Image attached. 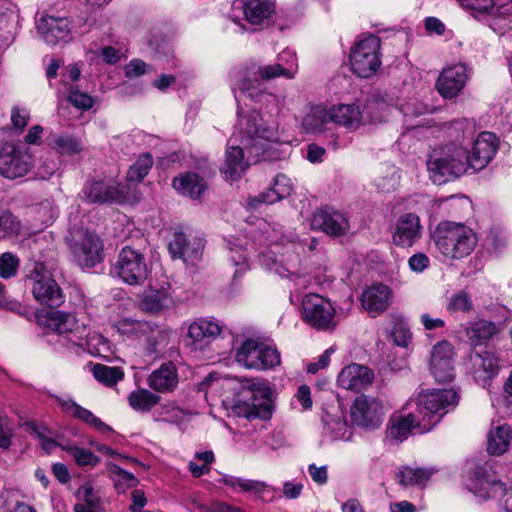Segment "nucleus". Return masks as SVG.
Here are the masks:
<instances>
[{
    "mask_svg": "<svg viewBox=\"0 0 512 512\" xmlns=\"http://www.w3.org/2000/svg\"><path fill=\"white\" fill-rule=\"evenodd\" d=\"M237 124L225 154L221 172L227 179L241 177L249 161L265 159V153L271 143L279 140L278 126L263 121L261 114L253 109L244 111L238 108Z\"/></svg>",
    "mask_w": 512,
    "mask_h": 512,
    "instance_id": "nucleus-1",
    "label": "nucleus"
},
{
    "mask_svg": "<svg viewBox=\"0 0 512 512\" xmlns=\"http://www.w3.org/2000/svg\"><path fill=\"white\" fill-rule=\"evenodd\" d=\"M497 151V138L491 132H482L473 143L472 153L456 144L434 149L427 160L430 179L444 184L472 170L485 168Z\"/></svg>",
    "mask_w": 512,
    "mask_h": 512,
    "instance_id": "nucleus-2",
    "label": "nucleus"
},
{
    "mask_svg": "<svg viewBox=\"0 0 512 512\" xmlns=\"http://www.w3.org/2000/svg\"><path fill=\"white\" fill-rule=\"evenodd\" d=\"M459 401L454 389H433L421 392L408 402L414 411L406 415L393 416L387 428V436L396 441H404L414 431H430Z\"/></svg>",
    "mask_w": 512,
    "mask_h": 512,
    "instance_id": "nucleus-3",
    "label": "nucleus"
},
{
    "mask_svg": "<svg viewBox=\"0 0 512 512\" xmlns=\"http://www.w3.org/2000/svg\"><path fill=\"white\" fill-rule=\"evenodd\" d=\"M317 245L318 241L315 238L301 239L290 232L274 244V250L262 251L258 255V260L267 270L281 277H298L301 255L306 252V249L314 251Z\"/></svg>",
    "mask_w": 512,
    "mask_h": 512,
    "instance_id": "nucleus-4",
    "label": "nucleus"
},
{
    "mask_svg": "<svg viewBox=\"0 0 512 512\" xmlns=\"http://www.w3.org/2000/svg\"><path fill=\"white\" fill-rule=\"evenodd\" d=\"M289 68L283 67L282 63H274L265 66L253 65L246 69L235 70L230 74L232 90L238 89L246 93L251 99L258 102L274 104L278 106V98L271 93H265L260 90L261 81L271 80L276 77L291 79Z\"/></svg>",
    "mask_w": 512,
    "mask_h": 512,
    "instance_id": "nucleus-5",
    "label": "nucleus"
},
{
    "mask_svg": "<svg viewBox=\"0 0 512 512\" xmlns=\"http://www.w3.org/2000/svg\"><path fill=\"white\" fill-rule=\"evenodd\" d=\"M432 238L437 250L453 260L469 256L478 242L476 233L470 227L453 221L440 222Z\"/></svg>",
    "mask_w": 512,
    "mask_h": 512,
    "instance_id": "nucleus-6",
    "label": "nucleus"
},
{
    "mask_svg": "<svg viewBox=\"0 0 512 512\" xmlns=\"http://www.w3.org/2000/svg\"><path fill=\"white\" fill-rule=\"evenodd\" d=\"M273 391L266 381L247 380L232 400L231 409L239 417L267 420L273 412Z\"/></svg>",
    "mask_w": 512,
    "mask_h": 512,
    "instance_id": "nucleus-7",
    "label": "nucleus"
},
{
    "mask_svg": "<svg viewBox=\"0 0 512 512\" xmlns=\"http://www.w3.org/2000/svg\"><path fill=\"white\" fill-rule=\"evenodd\" d=\"M44 321L51 331V336L57 337L56 342L60 346L73 350L76 347H83L86 343L87 326L73 313L51 311L47 313Z\"/></svg>",
    "mask_w": 512,
    "mask_h": 512,
    "instance_id": "nucleus-8",
    "label": "nucleus"
},
{
    "mask_svg": "<svg viewBox=\"0 0 512 512\" xmlns=\"http://www.w3.org/2000/svg\"><path fill=\"white\" fill-rule=\"evenodd\" d=\"M66 243L74 261L82 268H91L103 260V242L93 231L86 228H72Z\"/></svg>",
    "mask_w": 512,
    "mask_h": 512,
    "instance_id": "nucleus-9",
    "label": "nucleus"
},
{
    "mask_svg": "<svg viewBox=\"0 0 512 512\" xmlns=\"http://www.w3.org/2000/svg\"><path fill=\"white\" fill-rule=\"evenodd\" d=\"M301 319L319 331H330L338 324L336 309L331 301L319 294H307L302 299Z\"/></svg>",
    "mask_w": 512,
    "mask_h": 512,
    "instance_id": "nucleus-10",
    "label": "nucleus"
},
{
    "mask_svg": "<svg viewBox=\"0 0 512 512\" xmlns=\"http://www.w3.org/2000/svg\"><path fill=\"white\" fill-rule=\"evenodd\" d=\"M381 41L378 36L368 35L359 39L351 49L350 64L359 77L373 75L381 65Z\"/></svg>",
    "mask_w": 512,
    "mask_h": 512,
    "instance_id": "nucleus-11",
    "label": "nucleus"
},
{
    "mask_svg": "<svg viewBox=\"0 0 512 512\" xmlns=\"http://www.w3.org/2000/svg\"><path fill=\"white\" fill-rule=\"evenodd\" d=\"M235 360L247 369L266 370L280 364V353L264 343L246 339L236 349Z\"/></svg>",
    "mask_w": 512,
    "mask_h": 512,
    "instance_id": "nucleus-12",
    "label": "nucleus"
},
{
    "mask_svg": "<svg viewBox=\"0 0 512 512\" xmlns=\"http://www.w3.org/2000/svg\"><path fill=\"white\" fill-rule=\"evenodd\" d=\"M113 269L119 278L129 285L144 283L149 274L144 255L128 246L120 251Z\"/></svg>",
    "mask_w": 512,
    "mask_h": 512,
    "instance_id": "nucleus-13",
    "label": "nucleus"
},
{
    "mask_svg": "<svg viewBox=\"0 0 512 512\" xmlns=\"http://www.w3.org/2000/svg\"><path fill=\"white\" fill-rule=\"evenodd\" d=\"M350 416L353 424L362 429H378L384 419L383 403L377 397L359 395L351 406Z\"/></svg>",
    "mask_w": 512,
    "mask_h": 512,
    "instance_id": "nucleus-14",
    "label": "nucleus"
},
{
    "mask_svg": "<svg viewBox=\"0 0 512 512\" xmlns=\"http://www.w3.org/2000/svg\"><path fill=\"white\" fill-rule=\"evenodd\" d=\"M29 280L32 283L33 296L39 303L52 308L63 303L64 296L61 288L43 265L35 266Z\"/></svg>",
    "mask_w": 512,
    "mask_h": 512,
    "instance_id": "nucleus-15",
    "label": "nucleus"
},
{
    "mask_svg": "<svg viewBox=\"0 0 512 512\" xmlns=\"http://www.w3.org/2000/svg\"><path fill=\"white\" fill-rule=\"evenodd\" d=\"M32 168L31 156L27 151L6 143L0 148V175L7 179L24 177Z\"/></svg>",
    "mask_w": 512,
    "mask_h": 512,
    "instance_id": "nucleus-16",
    "label": "nucleus"
},
{
    "mask_svg": "<svg viewBox=\"0 0 512 512\" xmlns=\"http://www.w3.org/2000/svg\"><path fill=\"white\" fill-rule=\"evenodd\" d=\"M469 78V69L464 63H456L442 69L436 89L445 99H453L464 89Z\"/></svg>",
    "mask_w": 512,
    "mask_h": 512,
    "instance_id": "nucleus-17",
    "label": "nucleus"
},
{
    "mask_svg": "<svg viewBox=\"0 0 512 512\" xmlns=\"http://www.w3.org/2000/svg\"><path fill=\"white\" fill-rule=\"evenodd\" d=\"M231 11L233 21L239 18V12L252 25H267L275 12V5L269 0H235Z\"/></svg>",
    "mask_w": 512,
    "mask_h": 512,
    "instance_id": "nucleus-18",
    "label": "nucleus"
},
{
    "mask_svg": "<svg viewBox=\"0 0 512 512\" xmlns=\"http://www.w3.org/2000/svg\"><path fill=\"white\" fill-rule=\"evenodd\" d=\"M453 346L447 341H440L431 350L429 368L437 382H450L454 379Z\"/></svg>",
    "mask_w": 512,
    "mask_h": 512,
    "instance_id": "nucleus-19",
    "label": "nucleus"
},
{
    "mask_svg": "<svg viewBox=\"0 0 512 512\" xmlns=\"http://www.w3.org/2000/svg\"><path fill=\"white\" fill-rule=\"evenodd\" d=\"M80 197L87 203L108 204L123 201L124 193L120 185L110 184L100 179H92L85 183Z\"/></svg>",
    "mask_w": 512,
    "mask_h": 512,
    "instance_id": "nucleus-20",
    "label": "nucleus"
},
{
    "mask_svg": "<svg viewBox=\"0 0 512 512\" xmlns=\"http://www.w3.org/2000/svg\"><path fill=\"white\" fill-rule=\"evenodd\" d=\"M349 227V220L344 213L328 207L318 209L311 219L312 229L332 237L346 234Z\"/></svg>",
    "mask_w": 512,
    "mask_h": 512,
    "instance_id": "nucleus-21",
    "label": "nucleus"
},
{
    "mask_svg": "<svg viewBox=\"0 0 512 512\" xmlns=\"http://www.w3.org/2000/svg\"><path fill=\"white\" fill-rule=\"evenodd\" d=\"M204 248V241L199 237H190L184 232H175L169 242V252L173 258H180L185 263L198 260Z\"/></svg>",
    "mask_w": 512,
    "mask_h": 512,
    "instance_id": "nucleus-22",
    "label": "nucleus"
},
{
    "mask_svg": "<svg viewBox=\"0 0 512 512\" xmlns=\"http://www.w3.org/2000/svg\"><path fill=\"white\" fill-rule=\"evenodd\" d=\"M392 290L385 284H373L363 290L360 301L363 309L372 317L385 312L392 301Z\"/></svg>",
    "mask_w": 512,
    "mask_h": 512,
    "instance_id": "nucleus-23",
    "label": "nucleus"
},
{
    "mask_svg": "<svg viewBox=\"0 0 512 512\" xmlns=\"http://www.w3.org/2000/svg\"><path fill=\"white\" fill-rule=\"evenodd\" d=\"M37 27L44 41L50 45L67 41L70 38L71 23L65 16L43 15Z\"/></svg>",
    "mask_w": 512,
    "mask_h": 512,
    "instance_id": "nucleus-24",
    "label": "nucleus"
},
{
    "mask_svg": "<svg viewBox=\"0 0 512 512\" xmlns=\"http://www.w3.org/2000/svg\"><path fill=\"white\" fill-rule=\"evenodd\" d=\"M374 380V372L367 366L350 364L338 375L337 383L346 390L360 391L367 388Z\"/></svg>",
    "mask_w": 512,
    "mask_h": 512,
    "instance_id": "nucleus-25",
    "label": "nucleus"
},
{
    "mask_svg": "<svg viewBox=\"0 0 512 512\" xmlns=\"http://www.w3.org/2000/svg\"><path fill=\"white\" fill-rule=\"evenodd\" d=\"M470 362L473 376L482 386H485L498 373V359L491 351L473 350L470 354Z\"/></svg>",
    "mask_w": 512,
    "mask_h": 512,
    "instance_id": "nucleus-26",
    "label": "nucleus"
},
{
    "mask_svg": "<svg viewBox=\"0 0 512 512\" xmlns=\"http://www.w3.org/2000/svg\"><path fill=\"white\" fill-rule=\"evenodd\" d=\"M421 225L419 217L414 213L402 215L397 221L393 233V243L400 247H411L420 237Z\"/></svg>",
    "mask_w": 512,
    "mask_h": 512,
    "instance_id": "nucleus-27",
    "label": "nucleus"
},
{
    "mask_svg": "<svg viewBox=\"0 0 512 512\" xmlns=\"http://www.w3.org/2000/svg\"><path fill=\"white\" fill-rule=\"evenodd\" d=\"M63 413L76 418L102 433L112 432V428L96 417L90 410L80 406L71 398L55 397Z\"/></svg>",
    "mask_w": 512,
    "mask_h": 512,
    "instance_id": "nucleus-28",
    "label": "nucleus"
},
{
    "mask_svg": "<svg viewBox=\"0 0 512 512\" xmlns=\"http://www.w3.org/2000/svg\"><path fill=\"white\" fill-rule=\"evenodd\" d=\"M293 189L292 182L284 174H278L273 181V185L266 191L261 192L257 197L251 198L249 205L256 209L259 204H273L288 197Z\"/></svg>",
    "mask_w": 512,
    "mask_h": 512,
    "instance_id": "nucleus-29",
    "label": "nucleus"
},
{
    "mask_svg": "<svg viewBox=\"0 0 512 512\" xmlns=\"http://www.w3.org/2000/svg\"><path fill=\"white\" fill-rule=\"evenodd\" d=\"M179 382L177 368L174 363H163L148 377V385L159 393L174 391Z\"/></svg>",
    "mask_w": 512,
    "mask_h": 512,
    "instance_id": "nucleus-30",
    "label": "nucleus"
},
{
    "mask_svg": "<svg viewBox=\"0 0 512 512\" xmlns=\"http://www.w3.org/2000/svg\"><path fill=\"white\" fill-rule=\"evenodd\" d=\"M330 124H332L331 109L321 105L312 107L302 122L304 129L313 134L326 132Z\"/></svg>",
    "mask_w": 512,
    "mask_h": 512,
    "instance_id": "nucleus-31",
    "label": "nucleus"
},
{
    "mask_svg": "<svg viewBox=\"0 0 512 512\" xmlns=\"http://www.w3.org/2000/svg\"><path fill=\"white\" fill-rule=\"evenodd\" d=\"M173 187L181 194L192 199L199 198L206 190L205 180L197 173L187 172L173 180Z\"/></svg>",
    "mask_w": 512,
    "mask_h": 512,
    "instance_id": "nucleus-32",
    "label": "nucleus"
},
{
    "mask_svg": "<svg viewBox=\"0 0 512 512\" xmlns=\"http://www.w3.org/2000/svg\"><path fill=\"white\" fill-rule=\"evenodd\" d=\"M222 331L218 321L210 318H198L188 326V337L193 343L216 338Z\"/></svg>",
    "mask_w": 512,
    "mask_h": 512,
    "instance_id": "nucleus-33",
    "label": "nucleus"
},
{
    "mask_svg": "<svg viewBox=\"0 0 512 512\" xmlns=\"http://www.w3.org/2000/svg\"><path fill=\"white\" fill-rule=\"evenodd\" d=\"M331 109L332 124L357 129L362 123V113L355 104H340Z\"/></svg>",
    "mask_w": 512,
    "mask_h": 512,
    "instance_id": "nucleus-34",
    "label": "nucleus"
},
{
    "mask_svg": "<svg viewBox=\"0 0 512 512\" xmlns=\"http://www.w3.org/2000/svg\"><path fill=\"white\" fill-rule=\"evenodd\" d=\"M47 141L48 145L61 155L73 156L83 150L81 139L68 133H52Z\"/></svg>",
    "mask_w": 512,
    "mask_h": 512,
    "instance_id": "nucleus-35",
    "label": "nucleus"
},
{
    "mask_svg": "<svg viewBox=\"0 0 512 512\" xmlns=\"http://www.w3.org/2000/svg\"><path fill=\"white\" fill-rule=\"evenodd\" d=\"M503 324L494 323L484 319L470 324L467 329L469 339L476 345L485 343L503 330Z\"/></svg>",
    "mask_w": 512,
    "mask_h": 512,
    "instance_id": "nucleus-36",
    "label": "nucleus"
},
{
    "mask_svg": "<svg viewBox=\"0 0 512 512\" xmlns=\"http://www.w3.org/2000/svg\"><path fill=\"white\" fill-rule=\"evenodd\" d=\"M173 331L161 328L150 323L149 331L143 333L145 338V351L148 355L162 352L168 345Z\"/></svg>",
    "mask_w": 512,
    "mask_h": 512,
    "instance_id": "nucleus-37",
    "label": "nucleus"
},
{
    "mask_svg": "<svg viewBox=\"0 0 512 512\" xmlns=\"http://www.w3.org/2000/svg\"><path fill=\"white\" fill-rule=\"evenodd\" d=\"M512 440V429L504 424L490 430L487 439V451L492 455L505 453Z\"/></svg>",
    "mask_w": 512,
    "mask_h": 512,
    "instance_id": "nucleus-38",
    "label": "nucleus"
},
{
    "mask_svg": "<svg viewBox=\"0 0 512 512\" xmlns=\"http://www.w3.org/2000/svg\"><path fill=\"white\" fill-rule=\"evenodd\" d=\"M76 496L79 502L74 505V512H98L101 497L90 483L81 485Z\"/></svg>",
    "mask_w": 512,
    "mask_h": 512,
    "instance_id": "nucleus-39",
    "label": "nucleus"
},
{
    "mask_svg": "<svg viewBox=\"0 0 512 512\" xmlns=\"http://www.w3.org/2000/svg\"><path fill=\"white\" fill-rule=\"evenodd\" d=\"M219 482L233 488L234 490L240 489L242 492H251L257 495L263 494L268 488V485L265 482L235 477L232 475H224Z\"/></svg>",
    "mask_w": 512,
    "mask_h": 512,
    "instance_id": "nucleus-40",
    "label": "nucleus"
},
{
    "mask_svg": "<svg viewBox=\"0 0 512 512\" xmlns=\"http://www.w3.org/2000/svg\"><path fill=\"white\" fill-rule=\"evenodd\" d=\"M323 423V433L331 440H348L350 438L351 431L343 418L327 414L323 417Z\"/></svg>",
    "mask_w": 512,
    "mask_h": 512,
    "instance_id": "nucleus-41",
    "label": "nucleus"
},
{
    "mask_svg": "<svg viewBox=\"0 0 512 512\" xmlns=\"http://www.w3.org/2000/svg\"><path fill=\"white\" fill-rule=\"evenodd\" d=\"M159 401L160 396L147 389L134 390L128 396L129 405L139 412H149Z\"/></svg>",
    "mask_w": 512,
    "mask_h": 512,
    "instance_id": "nucleus-42",
    "label": "nucleus"
},
{
    "mask_svg": "<svg viewBox=\"0 0 512 512\" xmlns=\"http://www.w3.org/2000/svg\"><path fill=\"white\" fill-rule=\"evenodd\" d=\"M431 472L422 468L403 467L397 473L398 483L404 487L425 484Z\"/></svg>",
    "mask_w": 512,
    "mask_h": 512,
    "instance_id": "nucleus-43",
    "label": "nucleus"
},
{
    "mask_svg": "<svg viewBox=\"0 0 512 512\" xmlns=\"http://www.w3.org/2000/svg\"><path fill=\"white\" fill-rule=\"evenodd\" d=\"M92 373L98 382L109 387L116 385L124 378V372L121 368L103 364H95Z\"/></svg>",
    "mask_w": 512,
    "mask_h": 512,
    "instance_id": "nucleus-44",
    "label": "nucleus"
},
{
    "mask_svg": "<svg viewBox=\"0 0 512 512\" xmlns=\"http://www.w3.org/2000/svg\"><path fill=\"white\" fill-rule=\"evenodd\" d=\"M171 304V298L166 291L152 290L142 299L140 305L142 310L158 312Z\"/></svg>",
    "mask_w": 512,
    "mask_h": 512,
    "instance_id": "nucleus-45",
    "label": "nucleus"
},
{
    "mask_svg": "<svg viewBox=\"0 0 512 512\" xmlns=\"http://www.w3.org/2000/svg\"><path fill=\"white\" fill-rule=\"evenodd\" d=\"M108 472L112 476L115 487L119 492H125L127 488L137 486L138 479L130 472L125 471L116 464L109 463Z\"/></svg>",
    "mask_w": 512,
    "mask_h": 512,
    "instance_id": "nucleus-46",
    "label": "nucleus"
},
{
    "mask_svg": "<svg viewBox=\"0 0 512 512\" xmlns=\"http://www.w3.org/2000/svg\"><path fill=\"white\" fill-rule=\"evenodd\" d=\"M118 332L127 337H143V333L149 331L150 323L134 320L130 318H125L117 322L115 325Z\"/></svg>",
    "mask_w": 512,
    "mask_h": 512,
    "instance_id": "nucleus-47",
    "label": "nucleus"
},
{
    "mask_svg": "<svg viewBox=\"0 0 512 512\" xmlns=\"http://www.w3.org/2000/svg\"><path fill=\"white\" fill-rule=\"evenodd\" d=\"M153 165V159L150 154H142L136 162L130 166L127 172V180L130 182H140L149 173Z\"/></svg>",
    "mask_w": 512,
    "mask_h": 512,
    "instance_id": "nucleus-48",
    "label": "nucleus"
},
{
    "mask_svg": "<svg viewBox=\"0 0 512 512\" xmlns=\"http://www.w3.org/2000/svg\"><path fill=\"white\" fill-rule=\"evenodd\" d=\"M227 248L230 251V260L238 267L235 276L240 272H244L249 268L248 255L242 247L239 239H231L227 241Z\"/></svg>",
    "mask_w": 512,
    "mask_h": 512,
    "instance_id": "nucleus-49",
    "label": "nucleus"
},
{
    "mask_svg": "<svg viewBox=\"0 0 512 512\" xmlns=\"http://www.w3.org/2000/svg\"><path fill=\"white\" fill-rule=\"evenodd\" d=\"M63 449L73 458L78 466L95 467L100 459L89 449H85L76 445H69Z\"/></svg>",
    "mask_w": 512,
    "mask_h": 512,
    "instance_id": "nucleus-50",
    "label": "nucleus"
},
{
    "mask_svg": "<svg viewBox=\"0 0 512 512\" xmlns=\"http://www.w3.org/2000/svg\"><path fill=\"white\" fill-rule=\"evenodd\" d=\"M67 101L76 109L87 111L94 105V98L88 93L80 91L77 86L70 85L67 94Z\"/></svg>",
    "mask_w": 512,
    "mask_h": 512,
    "instance_id": "nucleus-51",
    "label": "nucleus"
},
{
    "mask_svg": "<svg viewBox=\"0 0 512 512\" xmlns=\"http://www.w3.org/2000/svg\"><path fill=\"white\" fill-rule=\"evenodd\" d=\"M21 223L19 219L9 211L0 214V240L18 235L20 233Z\"/></svg>",
    "mask_w": 512,
    "mask_h": 512,
    "instance_id": "nucleus-52",
    "label": "nucleus"
},
{
    "mask_svg": "<svg viewBox=\"0 0 512 512\" xmlns=\"http://www.w3.org/2000/svg\"><path fill=\"white\" fill-rule=\"evenodd\" d=\"M17 15L12 9L0 7V38L8 41L13 36Z\"/></svg>",
    "mask_w": 512,
    "mask_h": 512,
    "instance_id": "nucleus-53",
    "label": "nucleus"
},
{
    "mask_svg": "<svg viewBox=\"0 0 512 512\" xmlns=\"http://www.w3.org/2000/svg\"><path fill=\"white\" fill-rule=\"evenodd\" d=\"M391 338L400 347H407L412 339L409 327L403 321H397L392 329Z\"/></svg>",
    "mask_w": 512,
    "mask_h": 512,
    "instance_id": "nucleus-54",
    "label": "nucleus"
},
{
    "mask_svg": "<svg viewBox=\"0 0 512 512\" xmlns=\"http://www.w3.org/2000/svg\"><path fill=\"white\" fill-rule=\"evenodd\" d=\"M399 182V175L394 166L387 167L386 175L376 179V186L383 192H390L396 189Z\"/></svg>",
    "mask_w": 512,
    "mask_h": 512,
    "instance_id": "nucleus-55",
    "label": "nucleus"
},
{
    "mask_svg": "<svg viewBox=\"0 0 512 512\" xmlns=\"http://www.w3.org/2000/svg\"><path fill=\"white\" fill-rule=\"evenodd\" d=\"M18 268V259L9 252L0 257V277L8 279L14 276Z\"/></svg>",
    "mask_w": 512,
    "mask_h": 512,
    "instance_id": "nucleus-56",
    "label": "nucleus"
},
{
    "mask_svg": "<svg viewBox=\"0 0 512 512\" xmlns=\"http://www.w3.org/2000/svg\"><path fill=\"white\" fill-rule=\"evenodd\" d=\"M150 70V65L141 59L134 58L124 66V73L127 78L133 79L138 78Z\"/></svg>",
    "mask_w": 512,
    "mask_h": 512,
    "instance_id": "nucleus-57",
    "label": "nucleus"
},
{
    "mask_svg": "<svg viewBox=\"0 0 512 512\" xmlns=\"http://www.w3.org/2000/svg\"><path fill=\"white\" fill-rule=\"evenodd\" d=\"M472 307V301L470 297L464 293L460 292L456 295H454L448 305V309L453 312L462 311L466 312L469 311Z\"/></svg>",
    "mask_w": 512,
    "mask_h": 512,
    "instance_id": "nucleus-58",
    "label": "nucleus"
},
{
    "mask_svg": "<svg viewBox=\"0 0 512 512\" xmlns=\"http://www.w3.org/2000/svg\"><path fill=\"white\" fill-rule=\"evenodd\" d=\"M277 63H282L283 67L289 68L288 72L291 73V79L294 78L298 68V63L293 51L289 49L283 50L277 57Z\"/></svg>",
    "mask_w": 512,
    "mask_h": 512,
    "instance_id": "nucleus-59",
    "label": "nucleus"
},
{
    "mask_svg": "<svg viewBox=\"0 0 512 512\" xmlns=\"http://www.w3.org/2000/svg\"><path fill=\"white\" fill-rule=\"evenodd\" d=\"M29 113L27 110L13 107L11 110V122L13 128L22 131L28 124Z\"/></svg>",
    "mask_w": 512,
    "mask_h": 512,
    "instance_id": "nucleus-60",
    "label": "nucleus"
},
{
    "mask_svg": "<svg viewBox=\"0 0 512 512\" xmlns=\"http://www.w3.org/2000/svg\"><path fill=\"white\" fill-rule=\"evenodd\" d=\"M99 56L104 63L114 65L119 62L124 55L120 49L106 46L100 49Z\"/></svg>",
    "mask_w": 512,
    "mask_h": 512,
    "instance_id": "nucleus-61",
    "label": "nucleus"
},
{
    "mask_svg": "<svg viewBox=\"0 0 512 512\" xmlns=\"http://www.w3.org/2000/svg\"><path fill=\"white\" fill-rule=\"evenodd\" d=\"M429 263L430 260L424 253H416L408 260L410 269L416 273L423 272L429 266Z\"/></svg>",
    "mask_w": 512,
    "mask_h": 512,
    "instance_id": "nucleus-62",
    "label": "nucleus"
},
{
    "mask_svg": "<svg viewBox=\"0 0 512 512\" xmlns=\"http://www.w3.org/2000/svg\"><path fill=\"white\" fill-rule=\"evenodd\" d=\"M163 419L169 422H176L185 416V411L175 405L168 404L162 407Z\"/></svg>",
    "mask_w": 512,
    "mask_h": 512,
    "instance_id": "nucleus-63",
    "label": "nucleus"
},
{
    "mask_svg": "<svg viewBox=\"0 0 512 512\" xmlns=\"http://www.w3.org/2000/svg\"><path fill=\"white\" fill-rule=\"evenodd\" d=\"M308 472L312 480L319 485L325 484L328 480L327 466L318 467L315 464H310Z\"/></svg>",
    "mask_w": 512,
    "mask_h": 512,
    "instance_id": "nucleus-64",
    "label": "nucleus"
}]
</instances>
